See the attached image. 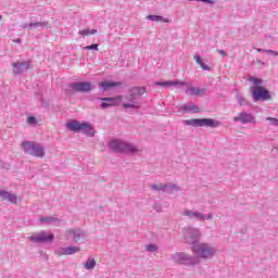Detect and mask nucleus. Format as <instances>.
Here are the masks:
<instances>
[{"mask_svg": "<svg viewBox=\"0 0 278 278\" xmlns=\"http://www.w3.org/2000/svg\"><path fill=\"white\" fill-rule=\"evenodd\" d=\"M249 81L253 84V87L250 88V92L254 102L268 101L270 99V92L262 86L264 84L262 78L250 77Z\"/></svg>", "mask_w": 278, "mask_h": 278, "instance_id": "nucleus-1", "label": "nucleus"}, {"mask_svg": "<svg viewBox=\"0 0 278 278\" xmlns=\"http://www.w3.org/2000/svg\"><path fill=\"white\" fill-rule=\"evenodd\" d=\"M191 251L200 260H213L218 253V249L207 242H200L192 245Z\"/></svg>", "mask_w": 278, "mask_h": 278, "instance_id": "nucleus-2", "label": "nucleus"}, {"mask_svg": "<svg viewBox=\"0 0 278 278\" xmlns=\"http://www.w3.org/2000/svg\"><path fill=\"white\" fill-rule=\"evenodd\" d=\"M156 86H186L185 93L189 94V97H205L207 94V89L190 86V84L181 80L161 81L156 83Z\"/></svg>", "mask_w": 278, "mask_h": 278, "instance_id": "nucleus-3", "label": "nucleus"}, {"mask_svg": "<svg viewBox=\"0 0 278 278\" xmlns=\"http://www.w3.org/2000/svg\"><path fill=\"white\" fill-rule=\"evenodd\" d=\"M110 151L113 153H137L138 148L134 143H128L119 139H112L109 142Z\"/></svg>", "mask_w": 278, "mask_h": 278, "instance_id": "nucleus-4", "label": "nucleus"}, {"mask_svg": "<svg viewBox=\"0 0 278 278\" xmlns=\"http://www.w3.org/2000/svg\"><path fill=\"white\" fill-rule=\"evenodd\" d=\"M66 129H70V131H74L75 134H79L81 131L83 134H86V136H94V127H92V124L87 122H77V121H70L66 123Z\"/></svg>", "mask_w": 278, "mask_h": 278, "instance_id": "nucleus-5", "label": "nucleus"}, {"mask_svg": "<svg viewBox=\"0 0 278 278\" xmlns=\"http://www.w3.org/2000/svg\"><path fill=\"white\" fill-rule=\"evenodd\" d=\"M21 147L27 155H33V157H45V147L36 141H23Z\"/></svg>", "mask_w": 278, "mask_h": 278, "instance_id": "nucleus-6", "label": "nucleus"}, {"mask_svg": "<svg viewBox=\"0 0 278 278\" xmlns=\"http://www.w3.org/2000/svg\"><path fill=\"white\" fill-rule=\"evenodd\" d=\"M170 260L174 262V264H178L180 266H197L200 264L197 256H192L185 252H176L172 254Z\"/></svg>", "mask_w": 278, "mask_h": 278, "instance_id": "nucleus-7", "label": "nucleus"}, {"mask_svg": "<svg viewBox=\"0 0 278 278\" xmlns=\"http://www.w3.org/2000/svg\"><path fill=\"white\" fill-rule=\"evenodd\" d=\"M182 123L189 127H212L216 128L220 126V122L213 118H191L185 119Z\"/></svg>", "mask_w": 278, "mask_h": 278, "instance_id": "nucleus-8", "label": "nucleus"}, {"mask_svg": "<svg viewBox=\"0 0 278 278\" xmlns=\"http://www.w3.org/2000/svg\"><path fill=\"white\" fill-rule=\"evenodd\" d=\"M28 240L30 242H35L36 244L45 243V242H53L55 240V235L50 231L41 230L39 232L33 233Z\"/></svg>", "mask_w": 278, "mask_h": 278, "instance_id": "nucleus-9", "label": "nucleus"}, {"mask_svg": "<svg viewBox=\"0 0 278 278\" xmlns=\"http://www.w3.org/2000/svg\"><path fill=\"white\" fill-rule=\"evenodd\" d=\"M182 233L185 242H187V244H193V247L201 239V232L197 228H184Z\"/></svg>", "mask_w": 278, "mask_h": 278, "instance_id": "nucleus-10", "label": "nucleus"}, {"mask_svg": "<svg viewBox=\"0 0 278 278\" xmlns=\"http://www.w3.org/2000/svg\"><path fill=\"white\" fill-rule=\"evenodd\" d=\"M65 240H72V242H81V240H86V232L80 228H70L65 230Z\"/></svg>", "mask_w": 278, "mask_h": 278, "instance_id": "nucleus-11", "label": "nucleus"}, {"mask_svg": "<svg viewBox=\"0 0 278 278\" xmlns=\"http://www.w3.org/2000/svg\"><path fill=\"white\" fill-rule=\"evenodd\" d=\"M235 123H241V125H255L256 118L253 113L240 112L237 116L233 117Z\"/></svg>", "mask_w": 278, "mask_h": 278, "instance_id": "nucleus-12", "label": "nucleus"}, {"mask_svg": "<svg viewBox=\"0 0 278 278\" xmlns=\"http://www.w3.org/2000/svg\"><path fill=\"white\" fill-rule=\"evenodd\" d=\"M124 99L125 101H128L122 104L124 110H140V98L129 93Z\"/></svg>", "mask_w": 278, "mask_h": 278, "instance_id": "nucleus-13", "label": "nucleus"}, {"mask_svg": "<svg viewBox=\"0 0 278 278\" xmlns=\"http://www.w3.org/2000/svg\"><path fill=\"white\" fill-rule=\"evenodd\" d=\"M75 92H90L92 90V84L90 81H77L70 85Z\"/></svg>", "mask_w": 278, "mask_h": 278, "instance_id": "nucleus-14", "label": "nucleus"}, {"mask_svg": "<svg viewBox=\"0 0 278 278\" xmlns=\"http://www.w3.org/2000/svg\"><path fill=\"white\" fill-rule=\"evenodd\" d=\"M13 66V75H23V73H27L30 68V63L28 61L15 62L12 63Z\"/></svg>", "mask_w": 278, "mask_h": 278, "instance_id": "nucleus-15", "label": "nucleus"}, {"mask_svg": "<svg viewBox=\"0 0 278 278\" xmlns=\"http://www.w3.org/2000/svg\"><path fill=\"white\" fill-rule=\"evenodd\" d=\"M81 249L79 247H60L56 248L54 253L62 257V255H75V253H79Z\"/></svg>", "mask_w": 278, "mask_h": 278, "instance_id": "nucleus-16", "label": "nucleus"}, {"mask_svg": "<svg viewBox=\"0 0 278 278\" xmlns=\"http://www.w3.org/2000/svg\"><path fill=\"white\" fill-rule=\"evenodd\" d=\"M182 216H187L191 220H203V213L199 211L185 210Z\"/></svg>", "mask_w": 278, "mask_h": 278, "instance_id": "nucleus-17", "label": "nucleus"}, {"mask_svg": "<svg viewBox=\"0 0 278 278\" xmlns=\"http://www.w3.org/2000/svg\"><path fill=\"white\" fill-rule=\"evenodd\" d=\"M102 103H101V108L103 110L108 109V108H112L114 105H118V101H121V97L117 98H103L102 99Z\"/></svg>", "mask_w": 278, "mask_h": 278, "instance_id": "nucleus-18", "label": "nucleus"}, {"mask_svg": "<svg viewBox=\"0 0 278 278\" xmlns=\"http://www.w3.org/2000/svg\"><path fill=\"white\" fill-rule=\"evenodd\" d=\"M180 112H187L188 114H199V112H201V109L199 108V105L190 103V104H184L180 106Z\"/></svg>", "mask_w": 278, "mask_h": 278, "instance_id": "nucleus-19", "label": "nucleus"}, {"mask_svg": "<svg viewBox=\"0 0 278 278\" xmlns=\"http://www.w3.org/2000/svg\"><path fill=\"white\" fill-rule=\"evenodd\" d=\"M39 220L43 225H54L55 227H58V225H60V223H62V220H60V218H58L55 216L40 217Z\"/></svg>", "mask_w": 278, "mask_h": 278, "instance_id": "nucleus-20", "label": "nucleus"}, {"mask_svg": "<svg viewBox=\"0 0 278 278\" xmlns=\"http://www.w3.org/2000/svg\"><path fill=\"white\" fill-rule=\"evenodd\" d=\"M178 190H180L179 186L173 182L164 184L163 192H166V194H173V192H178Z\"/></svg>", "mask_w": 278, "mask_h": 278, "instance_id": "nucleus-21", "label": "nucleus"}, {"mask_svg": "<svg viewBox=\"0 0 278 278\" xmlns=\"http://www.w3.org/2000/svg\"><path fill=\"white\" fill-rule=\"evenodd\" d=\"M193 60L199 64V66L202 68V71H212V67L210 65H206L203 60L201 59V55L194 54Z\"/></svg>", "mask_w": 278, "mask_h": 278, "instance_id": "nucleus-22", "label": "nucleus"}, {"mask_svg": "<svg viewBox=\"0 0 278 278\" xmlns=\"http://www.w3.org/2000/svg\"><path fill=\"white\" fill-rule=\"evenodd\" d=\"M49 25V22H30L28 24L29 29H45Z\"/></svg>", "mask_w": 278, "mask_h": 278, "instance_id": "nucleus-23", "label": "nucleus"}, {"mask_svg": "<svg viewBox=\"0 0 278 278\" xmlns=\"http://www.w3.org/2000/svg\"><path fill=\"white\" fill-rule=\"evenodd\" d=\"M144 92H147V89L144 87H134L130 90V94H134L135 97H137V99H140L142 94H144Z\"/></svg>", "mask_w": 278, "mask_h": 278, "instance_id": "nucleus-24", "label": "nucleus"}, {"mask_svg": "<svg viewBox=\"0 0 278 278\" xmlns=\"http://www.w3.org/2000/svg\"><path fill=\"white\" fill-rule=\"evenodd\" d=\"M115 86H118V83L105 80L104 83L100 84L101 90H110V88H115Z\"/></svg>", "mask_w": 278, "mask_h": 278, "instance_id": "nucleus-25", "label": "nucleus"}, {"mask_svg": "<svg viewBox=\"0 0 278 278\" xmlns=\"http://www.w3.org/2000/svg\"><path fill=\"white\" fill-rule=\"evenodd\" d=\"M147 20L153 21L154 23H167L168 22L167 18H164L161 15H148Z\"/></svg>", "mask_w": 278, "mask_h": 278, "instance_id": "nucleus-26", "label": "nucleus"}, {"mask_svg": "<svg viewBox=\"0 0 278 278\" xmlns=\"http://www.w3.org/2000/svg\"><path fill=\"white\" fill-rule=\"evenodd\" d=\"M94 266H97V261H94V258H90V257L84 264V268L86 270H94Z\"/></svg>", "mask_w": 278, "mask_h": 278, "instance_id": "nucleus-27", "label": "nucleus"}, {"mask_svg": "<svg viewBox=\"0 0 278 278\" xmlns=\"http://www.w3.org/2000/svg\"><path fill=\"white\" fill-rule=\"evenodd\" d=\"M99 30L97 29H90V28H85L78 31L79 36H94V34H98Z\"/></svg>", "mask_w": 278, "mask_h": 278, "instance_id": "nucleus-28", "label": "nucleus"}, {"mask_svg": "<svg viewBox=\"0 0 278 278\" xmlns=\"http://www.w3.org/2000/svg\"><path fill=\"white\" fill-rule=\"evenodd\" d=\"M236 99H237V101H238L239 105H241V106L249 105V101H247V99H245V98H243V96H242V94L237 93V94H236Z\"/></svg>", "mask_w": 278, "mask_h": 278, "instance_id": "nucleus-29", "label": "nucleus"}, {"mask_svg": "<svg viewBox=\"0 0 278 278\" xmlns=\"http://www.w3.org/2000/svg\"><path fill=\"white\" fill-rule=\"evenodd\" d=\"M7 201H9V203H13V205H16L18 203V197H16V194L14 193L9 192Z\"/></svg>", "mask_w": 278, "mask_h": 278, "instance_id": "nucleus-30", "label": "nucleus"}, {"mask_svg": "<svg viewBox=\"0 0 278 278\" xmlns=\"http://www.w3.org/2000/svg\"><path fill=\"white\" fill-rule=\"evenodd\" d=\"M151 190L154 192H164V184L151 185Z\"/></svg>", "mask_w": 278, "mask_h": 278, "instance_id": "nucleus-31", "label": "nucleus"}, {"mask_svg": "<svg viewBox=\"0 0 278 278\" xmlns=\"http://www.w3.org/2000/svg\"><path fill=\"white\" fill-rule=\"evenodd\" d=\"M27 125H38V119L36 118V116H28L26 119Z\"/></svg>", "mask_w": 278, "mask_h": 278, "instance_id": "nucleus-32", "label": "nucleus"}, {"mask_svg": "<svg viewBox=\"0 0 278 278\" xmlns=\"http://www.w3.org/2000/svg\"><path fill=\"white\" fill-rule=\"evenodd\" d=\"M146 251H148V253H156L157 245L156 244H148V245H146Z\"/></svg>", "mask_w": 278, "mask_h": 278, "instance_id": "nucleus-33", "label": "nucleus"}, {"mask_svg": "<svg viewBox=\"0 0 278 278\" xmlns=\"http://www.w3.org/2000/svg\"><path fill=\"white\" fill-rule=\"evenodd\" d=\"M266 122H267V125H273L274 127H278V119L275 117H267Z\"/></svg>", "mask_w": 278, "mask_h": 278, "instance_id": "nucleus-34", "label": "nucleus"}, {"mask_svg": "<svg viewBox=\"0 0 278 278\" xmlns=\"http://www.w3.org/2000/svg\"><path fill=\"white\" fill-rule=\"evenodd\" d=\"M85 51H99V45L93 43L91 46H86L83 48Z\"/></svg>", "mask_w": 278, "mask_h": 278, "instance_id": "nucleus-35", "label": "nucleus"}, {"mask_svg": "<svg viewBox=\"0 0 278 278\" xmlns=\"http://www.w3.org/2000/svg\"><path fill=\"white\" fill-rule=\"evenodd\" d=\"M10 194V192L0 189V199H2V201H8V195Z\"/></svg>", "mask_w": 278, "mask_h": 278, "instance_id": "nucleus-36", "label": "nucleus"}, {"mask_svg": "<svg viewBox=\"0 0 278 278\" xmlns=\"http://www.w3.org/2000/svg\"><path fill=\"white\" fill-rule=\"evenodd\" d=\"M212 218H214V215L212 213L210 214L202 213V220H212Z\"/></svg>", "mask_w": 278, "mask_h": 278, "instance_id": "nucleus-37", "label": "nucleus"}, {"mask_svg": "<svg viewBox=\"0 0 278 278\" xmlns=\"http://www.w3.org/2000/svg\"><path fill=\"white\" fill-rule=\"evenodd\" d=\"M256 51L257 53H268V50L262 48H257Z\"/></svg>", "mask_w": 278, "mask_h": 278, "instance_id": "nucleus-38", "label": "nucleus"}, {"mask_svg": "<svg viewBox=\"0 0 278 278\" xmlns=\"http://www.w3.org/2000/svg\"><path fill=\"white\" fill-rule=\"evenodd\" d=\"M268 55H278V52L275 50H267Z\"/></svg>", "mask_w": 278, "mask_h": 278, "instance_id": "nucleus-39", "label": "nucleus"}, {"mask_svg": "<svg viewBox=\"0 0 278 278\" xmlns=\"http://www.w3.org/2000/svg\"><path fill=\"white\" fill-rule=\"evenodd\" d=\"M219 55H224V56H227V52H225V50H217Z\"/></svg>", "mask_w": 278, "mask_h": 278, "instance_id": "nucleus-40", "label": "nucleus"}, {"mask_svg": "<svg viewBox=\"0 0 278 278\" xmlns=\"http://www.w3.org/2000/svg\"><path fill=\"white\" fill-rule=\"evenodd\" d=\"M27 27L29 28V24H27V23L22 24L23 29H27Z\"/></svg>", "mask_w": 278, "mask_h": 278, "instance_id": "nucleus-41", "label": "nucleus"}, {"mask_svg": "<svg viewBox=\"0 0 278 278\" xmlns=\"http://www.w3.org/2000/svg\"><path fill=\"white\" fill-rule=\"evenodd\" d=\"M15 42L21 43V42H22V41H21V38H17V39L15 40Z\"/></svg>", "mask_w": 278, "mask_h": 278, "instance_id": "nucleus-42", "label": "nucleus"}, {"mask_svg": "<svg viewBox=\"0 0 278 278\" xmlns=\"http://www.w3.org/2000/svg\"><path fill=\"white\" fill-rule=\"evenodd\" d=\"M99 210H100V212H103V206H100Z\"/></svg>", "mask_w": 278, "mask_h": 278, "instance_id": "nucleus-43", "label": "nucleus"}]
</instances>
